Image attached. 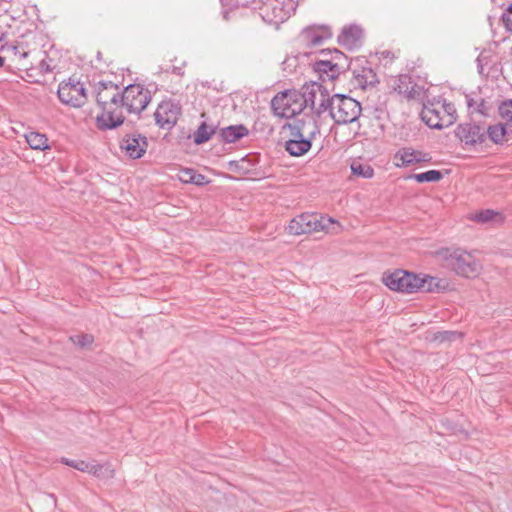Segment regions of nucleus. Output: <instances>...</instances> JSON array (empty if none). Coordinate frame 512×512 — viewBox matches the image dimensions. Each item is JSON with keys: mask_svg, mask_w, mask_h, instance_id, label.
Wrapping results in <instances>:
<instances>
[{"mask_svg": "<svg viewBox=\"0 0 512 512\" xmlns=\"http://www.w3.org/2000/svg\"><path fill=\"white\" fill-rule=\"evenodd\" d=\"M362 29L357 25L345 26L338 35L337 41L343 47L352 50L361 45Z\"/></svg>", "mask_w": 512, "mask_h": 512, "instance_id": "18", "label": "nucleus"}, {"mask_svg": "<svg viewBox=\"0 0 512 512\" xmlns=\"http://www.w3.org/2000/svg\"><path fill=\"white\" fill-rule=\"evenodd\" d=\"M329 110L330 116L336 124H349L358 120L361 115V105L354 98L335 94L329 97L327 93H321V103L317 107V116Z\"/></svg>", "mask_w": 512, "mask_h": 512, "instance_id": "3", "label": "nucleus"}, {"mask_svg": "<svg viewBox=\"0 0 512 512\" xmlns=\"http://www.w3.org/2000/svg\"><path fill=\"white\" fill-rule=\"evenodd\" d=\"M11 50L15 55H19L20 58H26L29 53L28 51L24 50L19 44L11 46Z\"/></svg>", "mask_w": 512, "mask_h": 512, "instance_id": "38", "label": "nucleus"}, {"mask_svg": "<svg viewBox=\"0 0 512 512\" xmlns=\"http://www.w3.org/2000/svg\"><path fill=\"white\" fill-rule=\"evenodd\" d=\"M463 334L457 331H440L434 335V340L440 343L452 342L456 339H461Z\"/></svg>", "mask_w": 512, "mask_h": 512, "instance_id": "32", "label": "nucleus"}, {"mask_svg": "<svg viewBox=\"0 0 512 512\" xmlns=\"http://www.w3.org/2000/svg\"><path fill=\"white\" fill-rule=\"evenodd\" d=\"M89 468H90V464L83 460L77 461L76 465H74V469L81 471V472H88Z\"/></svg>", "mask_w": 512, "mask_h": 512, "instance_id": "39", "label": "nucleus"}, {"mask_svg": "<svg viewBox=\"0 0 512 512\" xmlns=\"http://www.w3.org/2000/svg\"><path fill=\"white\" fill-rule=\"evenodd\" d=\"M436 100L428 101L423 105L421 118L430 128L444 129L451 126V118L442 114V110L436 107Z\"/></svg>", "mask_w": 512, "mask_h": 512, "instance_id": "12", "label": "nucleus"}, {"mask_svg": "<svg viewBox=\"0 0 512 512\" xmlns=\"http://www.w3.org/2000/svg\"><path fill=\"white\" fill-rule=\"evenodd\" d=\"M301 96L305 100V108L310 107L317 114V107L321 103V85L312 83L311 85H304L302 87Z\"/></svg>", "mask_w": 512, "mask_h": 512, "instance_id": "19", "label": "nucleus"}, {"mask_svg": "<svg viewBox=\"0 0 512 512\" xmlns=\"http://www.w3.org/2000/svg\"><path fill=\"white\" fill-rule=\"evenodd\" d=\"M60 462L64 465H67V466H70L72 468H74V465H76L77 461L76 460H71V459H68V458H65V457H62Z\"/></svg>", "mask_w": 512, "mask_h": 512, "instance_id": "42", "label": "nucleus"}, {"mask_svg": "<svg viewBox=\"0 0 512 512\" xmlns=\"http://www.w3.org/2000/svg\"><path fill=\"white\" fill-rule=\"evenodd\" d=\"M502 22L506 29L512 32V4L506 10V13L502 15Z\"/></svg>", "mask_w": 512, "mask_h": 512, "instance_id": "37", "label": "nucleus"}, {"mask_svg": "<svg viewBox=\"0 0 512 512\" xmlns=\"http://www.w3.org/2000/svg\"><path fill=\"white\" fill-rule=\"evenodd\" d=\"M216 129V126L208 125L206 122H202L193 134L194 143L196 145H201L207 142L210 140L211 136L217 132Z\"/></svg>", "mask_w": 512, "mask_h": 512, "instance_id": "22", "label": "nucleus"}, {"mask_svg": "<svg viewBox=\"0 0 512 512\" xmlns=\"http://www.w3.org/2000/svg\"><path fill=\"white\" fill-rule=\"evenodd\" d=\"M57 94L63 104L72 107H81L87 101L84 84L72 77L59 84Z\"/></svg>", "mask_w": 512, "mask_h": 512, "instance_id": "10", "label": "nucleus"}, {"mask_svg": "<svg viewBox=\"0 0 512 512\" xmlns=\"http://www.w3.org/2000/svg\"><path fill=\"white\" fill-rule=\"evenodd\" d=\"M439 254L446 262V266L459 276L474 278L482 269L481 263L471 253L463 249L445 248Z\"/></svg>", "mask_w": 512, "mask_h": 512, "instance_id": "5", "label": "nucleus"}, {"mask_svg": "<svg viewBox=\"0 0 512 512\" xmlns=\"http://www.w3.org/2000/svg\"><path fill=\"white\" fill-rule=\"evenodd\" d=\"M95 98L101 113L96 117L100 130H111L121 126L125 117L122 113V91L111 81H100L95 85Z\"/></svg>", "mask_w": 512, "mask_h": 512, "instance_id": "1", "label": "nucleus"}, {"mask_svg": "<svg viewBox=\"0 0 512 512\" xmlns=\"http://www.w3.org/2000/svg\"><path fill=\"white\" fill-rule=\"evenodd\" d=\"M251 0H236V3L238 5H250L251 6Z\"/></svg>", "mask_w": 512, "mask_h": 512, "instance_id": "45", "label": "nucleus"}, {"mask_svg": "<svg viewBox=\"0 0 512 512\" xmlns=\"http://www.w3.org/2000/svg\"><path fill=\"white\" fill-rule=\"evenodd\" d=\"M223 17H224V19H226V20H231V19L238 20V19H237V13H236V12H228V11H224V13H223Z\"/></svg>", "mask_w": 512, "mask_h": 512, "instance_id": "43", "label": "nucleus"}, {"mask_svg": "<svg viewBox=\"0 0 512 512\" xmlns=\"http://www.w3.org/2000/svg\"><path fill=\"white\" fill-rule=\"evenodd\" d=\"M70 340L80 347H87L93 343V336L89 334L75 335L70 337Z\"/></svg>", "mask_w": 512, "mask_h": 512, "instance_id": "34", "label": "nucleus"}, {"mask_svg": "<svg viewBox=\"0 0 512 512\" xmlns=\"http://www.w3.org/2000/svg\"><path fill=\"white\" fill-rule=\"evenodd\" d=\"M25 138L30 148L34 150H46L49 148L48 138L45 134L33 131L27 133Z\"/></svg>", "mask_w": 512, "mask_h": 512, "instance_id": "23", "label": "nucleus"}, {"mask_svg": "<svg viewBox=\"0 0 512 512\" xmlns=\"http://www.w3.org/2000/svg\"><path fill=\"white\" fill-rule=\"evenodd\" d=\"M274 114L280 118H293L305 109V100L296 90H285L275 95L271 101Z\"/></svg>", "mask_w": 512, "mask_h": 512, "instance_id": "6", "label": "nucleus"}, {"mask_svg": "<svg viewBox=\"0 0 512 512\" xmlns=\"http://www.w3.org/2000/svg\"><path fill=\"white\" fill-rule=\"evenodd\" d=\"M251 8L263 21L278 26L296 10L294 0H251Z\"/></svg>", "mask_w": 512, "mask_h": 512, "instance_id": "4", "label": "nucleus"}, {"mask_svg": "<svg viewBox=\"0 0 512 512\" xmlns=\"http://www.w3.org/2000/svg\"><path fill=\"white\" fill-rule=\"evenodd\" d=\"M352 175L364 179L372 178L374 169L368 163H363L359 160H354L350 165Z\"/></svg>", "mask_w": 512, "mask_h": 512, "instance_id": "25", "label": "nucleus"}, {"mask_svg": "<svg viewBox=\"0 0 512 512\" xmlns=\"http://www.w3.org/2000/svg\"><path fill=\"white\" fill-rule=\"evenodd\" d=\"M472 220L478 222V223H502L504 221L503 215L498 212L491 209L482 210L478 213H476Z\"/></svg>", "mask_w": 512, "mask_h": 512, "instance_id": "24", "label": "nucleus"}, {"mask_svg": "<svg viewBox=\"0 0 512 512\" xmlns=\"http://www.w3.org/2000/svg\"><path fill=\"white\" fill-rule=\"evenodd\" d=\"M455 134L465 145L471 146L482 144L486 139L484 129L475 123L459 124L455 130Z\"/></svg>", "mask_w": 512, "mask_h": 512, "instance_id": "13", "label": "nucleus"}, {"mask_svg": "<svg viewBox=\"0 0 512 512\" xmlns=\"http://www.w3.org/2000/svg\"><path fill=\"white\" fill-rule=\"evenodd\" d=\"M248 133L249 130L247 129V127L243 124H239L219 129L218 136L221 139V141L225 143H235L241 138L247 136Z\"/></svg>", "mask_w": 512, "mask_h": 512, "instance_id": "20", "label": "nucleus"}, {"mask_svg": "<svg viewBox=\"0 0 512 512\" xmlns=\"http://www.w3.org/2000/svg\"><path fill=\"white\" fill-rule=\"evenodd\" d=\"M321 54L322 55H330V58H328V59L330 61H333L334 63H338V64L342 63L344 72H346L347 70H350L352 65H354L353 62L349 61L347 56L338 49H334L333 51L329 50L328 52L322 50Z\"/></svg>", "mask_w": 512, "mask_h": 512, "instance_id": "28", "label": "nucleus"}, {"mask_svg": "<svg viewBox=\"0 0 512 512\" xmlns=\"http://www.w3.org/2000/svg\"><path fill=\"white\" fill-rule=\"evenodd\" d=\"M436 107L442 110L443 115H447L451 118V125H453L457 119L456 109L454 104L446 102L445 99L436 100Z\"/></svg>", "mask_w": 512, "mask_h": 512, "instance_id": "30", "label": "nucleus"}, {"mask_svg": "<svg viewBox=\"0 0 512 512\" xmlns=\"http://www.w3.org/2000/svg\"><path fill=\"white\" fill-rule=\"evenodd\" d=\"M303 37L309 45L317 46L320 45L324 40L330 39L332 37V33L326 26L318 28L311 27L304 30Z\"/></svg>", "mask_w": 512, "mask_h": 512, "instance_id": "21", "label": "nucleus"}, {"mask_svg": "<svg viewBox=\"0 0 512 512\" xmlns=\"http://www.w3.org/2000/svg\"><path fill=\"white\" fill-rule=\"evenodd\" d=\"M408 178L414 179L418 183L438 182L443 178V175L439 170H429L423 173L412 174Z\"/></svg>", "mask_w": 512, "mask_h": 512, "instance_id": "29", "label": "nucleus"}, {"mask_svg": "<svg viewBox=\"0 0 512 512\" xmlns=\"http://www.w3.org/2000/svg\"><path fill=\"white\" fill-rule=\"evenodd\" d=\"M180 115V105L171 100L161 102L154 113L156 124L167 130L176 125Z\"/></svg>", "mask_w": 512, "mask_h": 512, "instance_id": "11", "label": "nucleus"}, {"mask_svg": "<svg viewBox=\"0 0 512 512\" xmlns=\"http://www.w3.org/2000/svg\"><path fill=\"white\" fill-rule=\"evenodd\" d=\"M121 149L132 159L141 158L148 147L147 138L138 133L126 135L120 143Z\"/></svg>", "mask_w": 512, "mask_h": 512, "instance_id": "14", "label": "nucleus"}, {"mask_svg": "<svg viewBox=\"0 0 512 512\" xmlns=\"http://www.w3.org/2000/svg\"><path fill=\"white\" fill-rule=\"evenodd\" d=\"M417 89H418V86L416 84H409L408 85V93H405V97H407L408 99H413L415 98L416 94H417Z\"/></svg>", "mask_w": 512, "mask_h": 512, "instance_id": "40", "label": "nucleus"}, {"mask_svg": "<svg viewBox=\"0 0 512 512\" xmlns=\"http://www.w3.org/2000/svg\"><path fill=\"white\" fill-rule=\"evenodd\" d=\"M475 103H477V101H475L473 99H468V101H467L469 108H473L475 106Z\"/></svg>", "mask_w": 512, "mask_h": 512, "instance_id": "46", "label": "nucleus"}, {"mask_svg": "<svg viewBox=\"0 0 512 512\" xmlns=\"http://www.w3.org/2000/svg\"><path fill=\"white\" fill-rule=\"evenodd\" d=\"M397 167H408L412 164L429 162L431 157L428 153H423L412 148H402L394 156Z\"/></svg>", "mask_w": 512, "mask_h": 512, "instance_id": "15", "label": "nucleus"}, {"mask_svg": "<svg viewBox=\"0 0 512 512\" xmlns=\"http://www.w3.org/2000/svg\"><path fill=\"white\" fill-rule=\"evenodd\" d=\"M361 60L357 59L355 63H353L354 67H351V71L353 74L354 83L358 88L366 89L369 86H374L378 83V77L374 70L371 67H358L356 66L358 62Z\"/></svg>", "mask_w": 512, "mask_h": 512, "instance_id": "16", "label": "nucleus"}, {"mask_svg": "<svg viewBox=\"0 0 512 512\" xmlns=\"http://www.w3.org/2000/svg\"><path fill=\"white\" fill-rule=\"evenodd\" d=\"M4 61H5V59L0 56V67H2L4 65Z\"/></svg>", "mask_w": 512, "mask_h": 512, "instance_id": "47", "label": "nucleus"}, {"mask_svg": "<svg viewBox=\"0 0 512 512\" xmlns=\"http://www.w3.org/2000/svg\"><path fill=\"white\" fill-rule=\"evenodd\" d=\"M103 470L109 471V473H110L109 476L112 477L113 471L109 470L108 467H106L105 465H102V464H95V465L90 464L88 473L93 474L96 477H101V476H103Z\"/></svg>", "mask_w": 512, "mask_h": 512, "instance_id": "36", "label": "nucleus"}, {"mask_svg": "<svg viewBox=\"0 0 512 512\" xmlns=\"http://www.w3.org/2000/svg\"><path fill=\"white\" fill-rule=\"evenodd\" d=\"M285 150L294 157L306 154L312 141L320 134V127L313 115L304 114L282 126Z\"/></svg>", "mask_w": 512, "mask_h": 512, "instance_id": "2", "label": "nucleus"}, {"mask_svg": "<svg viewBox=\"0 0 512 512\" xmlns=\"http://www.w3.org/2000/svg\"><path fill=\"white\" fill-rule=\"evenodd\" d=\"M418 282H421L419 286L418 291L422 292H433L435 291V288L438 287V281L437 278L431 277V276H424L420 277L418 275Z\"/></svg>", "mask_w": 512, "mask_h": 512, "instance_id": "31", "label": "nucleus"}, {"mask_svg": "<svg viewBox=\"0 0 512 512\" xmlns=\"http://www.w3.org/2000/svg\"><path fill=\"white\" fill-rule=\"evenodd\" d=\"M382 282L392 291L402 293L418 292L421 282H418V275L396 269L394 271H386L382 275Z\"/></svg>", "mask_w": 512, "mask_h": 512, "instance_id": "9", "label": "nucleus"}, {"mask_svg": "<svg viewBox=\"0 0 512 512\" xmlns=\"http://www.w3.org/2000/svg\"><path fill=\"white\" fill-rule=\"evenodd\" d=\"M149 89L141 84H130L122 90L121 105L129 114H140L151 102Z\"/></svg>", "mask_w": 512, "mask_h": 512, "instance_id": "8", "label": "nucleus"}, {"mask_svg": "<svg viewBox=\"0 0 512 512\" xmlns=\"http://www.w3.org/2000/svg\"><path fill=\"white\" fill-rule=\"evenodd\" d=\"M499 115L507 124H512V99H507L498 107Z\"/></svg>", "mask_w": 512, "mask_h": 512, "instance_id": "33", "label": "nucleus"}, {"mask_svg": "<svg viewBox=\"0 0 512 512\" xmlns=\"http://www.w3.org/2000/svg\"><path fill=\"white\" fill-rule=\"evenodd\" d=\"M410 80V77L406 75L400 76L397 85L394 87L395 91L403 95H405V93H408V85L411 84Z\"/></svg>", "mask_w": 512, "mask_h": 512, "instance_id": "35", "label": "nucleus"}, {"mask_svg": "<svg viewBox=\"0 0 512 512\" xmlns=\"http://www.w3.org/2000/svg\"><path fill=\"white\" fill-rule=\"evenodd\" d=\"M180 180L197 186H203L208 183L204 175L196 173L195 170L190 168H185L181 171Z\"/></svg>", "mask_w": 512, "mask_h": 512, "instance_id": "26", "label": "nucleus"}, {"mask_svg": "<svg viewBox=\"0 0 512 512\" xmlns=\"http://www.w3.org/2000/svg\"><path fill=\"white\" fill-rule=\"evenodd\" d=\"M313 69L319 74L322 81L335 80L341 73H344L342 63H334L327 58L315 61Z\"/></svg>", "mask_w": 512, "mask_h": 512, "instance_id": "17", "label": "nucleus"}, {"mask_svg": "<svg viewBox=\"0 0 512 512\" xmlns=\"http://www.w3.org/2000/svg\"><path fill=\"white\" fill-rule=\"evenodd\" d=\"M50 497H51L54 501H56V497H55V495H54V494H51V495H50Z\"/></svg>", "mask_w": 512, "mask_h": 512, "instance_id": "48", "label": "nucleus"}, {"mask_svg": "<svg viewBox=\"0 0 512 512\" xmlns=\"http://www.w3.org/2000/svg\"><path fill=\"white\" fill-rule=\"evenodd\" d=\"M486 105L485 101L483 99L480 100V102L475 103L474 111L478 112L479 114L485 115L486 112Z\"/></svg>", "mask_w": 512, "mask_h": 512, "instance_id": "41", "label": "nucleus"}, {"mask_svg": "<svg viewBox=\"0 0 512 512\" xmlns=\"http://www.w3.org/2000/svg\"><path fill=\"white\" fill-rule=\"evenodd\" d=\"M485 133L493 143L501 144L504 142L507 130L504 124L498 123L495 125H490Z\"/></svg>", "mask_w": 512, "mask_h": 512, "instance_id": "27", "label": "nucleus"}, {"mask_svg": "<svg viewBox=\"0 0 512 512\" xmlns=\"http://www.w3.org/2000/svg\"><path fill=\"white\" fill-rule=\"evenodd\" d=\"M332 218H327L314 213H303L294 217L288 225L290 235H303L313 232H329V226L334 224Z\"/></svg>", "mask_w": 512, "mask_h": 512, "instance_id": "7", "label": "nucleus"}, {"mask_svg": "<svg viewBox=\"0 0 512 512\" xmlns=\"http://www.w3.org/2000/svg\"><path fill=\"white\" fill-rule=\"evenodd\" d=\"M6 46V42H5V38H4V34H2L0 36V51H2Z\"/></svg>", "mask_w": 512, "mask_h": 512, "instance_id": "44", "label": "nucleus"}]
</instances>
